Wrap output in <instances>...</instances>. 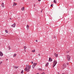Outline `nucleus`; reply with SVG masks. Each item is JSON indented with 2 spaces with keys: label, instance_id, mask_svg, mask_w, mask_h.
<instances>
[{
  "label": "nucleus",
  "instance_id": "obj_18",
  "mask_svg": "<svg viewBox=\"0 0 74 74\" xmlns=\"http://www.w3.org/2000/svg\"><path fill=\"white\" fill-rule=\"evenodd\" d=\"M26 27L27 28H29V26L28 25H27Z\"/></svg>",
  "mask_w": 74,
  "mask_h": 74
},
{
  "label": "nucleus",
  "instance_id": "obj_10",
  "mask_svg": "<svg viewBox=\"0 0 74 74\" xmlns=\"http://www.w3.org/2000/svg\"><path fill=\"white\" fill-rule=\"evenodd\" d=\"M54 55H55L56 57H58V54H56V53H54Z\"/></svg>",
  "mask_w": 74,
  "mask_h": 74
},
{
  "label": "nucleus",
  "instance_id": "obj_20",
  "mask_svg": "<svg viewBox=\"0 0 74 74\" xmlns=\"http://www.w3.org/2000/svg\"><path fill=\"white\" fill-rule=\"evenodd\" d=\"M63 66H64V67H66V64H63Z\"/></svg>",
  "mask_w": 74,
  "mask_h": 74
},
{
  "label": "nucleus",
  "instance_id": "obj_27",
  "mask_svg": "<svg viewBox=\"0 0 74 74\" xmlns=\"http://www.w3.org/2000/svg\"><path fill=\"white\" fill-rule=\"evenodd\" d=\"M31 63H32V64H33V61H32L31 62Z\"/></svg>",
  "mask_w": 74,
  "mask_h": 74
},
{
  "label": "nucleus",
  "instance_id": "obj_29",
  "mask_svg": "<svg viewBox=\"0 0 74 74\" xmlns=\"http://www.w3.org/2000/svg\"><path fill=\"white\" fill-rule=\"evenodd\" d=\"M38 56H40V54H38Z\"/></svg>",
  "mask_w": 74,
  "mask_h": 74
},
{
  "label": "nucleus",
  "instance_id": "obj_37",
  "mask_svg": "<svg viewBox=\"0 0 74 74\" xmlns=\"http://www.w3.org/2000/svg\"><path fill=\"white\" fill-rule=\"evenodd\" d=\"M14 0V1H15V0Z\"/></svg>",
  "mask_w": 74,
  "mask_h": 74
},
{
  "label": "nucleus",
  "instance_id": "obj_31",
  "mask_svg": "<svg viewBox=\"0 0 74 74\" xmlns=\"http://www.w3.org/2000/svg\"><path fill=\"white\" fill-rule=\"evenodd\" d=\"M6 61H7V60H8V59H6Z\"/></svg>",
  "mask_w": 74,
  "mask_h": 74
},
{
  "label": "nucleus",
  "instance_id": "obj_14",
  "mask_svg": "<svg viewBox=\"0 0 74 74\" xmlns=\"http://www.w3.org/2000/svg\"><path fill=\"white\" fill-rule=\"evenodd\" d=\"M35 51H36V50H33L32 51V52L33 53L35 52Z\"/></svg>",
  "mask_w": 74,
  "mask_h": 74
},
{
  "label": "nucleus",
  "instance_id": "obj_5",
  "mask_svg": "<svg viewBox=\"0 0 74 74\" xmlns=\"http://www.w3.org/2000/svg\"><path fill=\"white\" fill-rule=\"evenodd\" d=\"M0 56H3V54L1 51H0Z\"/></svg>",
  "mask_w": 74,
  "mask_h": 74
},
{
  "label": "nucleus",
  "instance_id": "obj_9",
  "mask_svg": "<svg viewBox=\"0 0 74 74\" xmlns=\"http://www.w3.org/2000/svg\"><path fill=\"white\" fill-rule=\"evenodd\" d=\"M17 5V4H16V3H15V2H14L13 4V7H14V6H15V5Z\"/></svg>",
  "mask_w": 74,
  "mask_h": 74
},
{
  "label": "nucleus",
  "instance_id": "obj_1",
  "mask_svg": "<svg viewBox=\"0 0 74 74\" xmlns=\"http://www.w3.org/2000/svg\"><path fill=\"white\" fill-rule=\"evenodd\" d=\"M31 68V66L29 65H26V67L25 68V71H26L27 72H29L30 70V69Z\"/></svg>",
  "mask_w": 74,
  "mask_h": 74
},
{
  "label": "nucleus",
  "instance_id": "obj_15",
  "mask_svg": "<svg viewBox=\"0 0 74 74\" xmlns=\"http://www.w3.org/2000/svg\"><path fill=\"white\" fill-rule=\"evenodd\" d=\"M5 33H8V30H5Z\"/></svg>",
  "mask_w": 74,
  "mask_h": 74
},
{
  "label": "nucleus",
  "instance_id": "obj_4",
  "mask_svg": "<svg viewBox=\"0 0 74 74\" xmlns=\"http://www.w3.org/2000/svg\"><path fill=\"white\" fill-rule=\"evenodd\" d=\"M66 58L69 61L70 60V56L69 55H67L66 56Z\"/></svg>",
  "mask_w": 74,
  "mask_h": 74
},
{
  "label": "nucleus",
  "instance_id": "obj_33",
  "mask_svg": "<svg viewBox=\"0 0 74 74\" xmlns=\"http://www.w3.org/2000/svg\"><path fill=\"white\" fill-rule=\"evenodd\" d=\"M58 74H60V73H59V72H58Z\"/></svg>",
  "mask_w": 74,
  "mask_h": 74
},
{
  "label": "nucleus",
  "instance_id": "obj_13",
  "mask_svg": "<svg viewBox=\"0 0 74 74\" xmlns=\"http://www.w3.org/2000/svg\"><path fill=\"white\" fill-rule=\"evenodd\" d=\"M16 56V53H15L14 55L13 56V57H15V56Z\"/></svg>",
  "mask_w": 74,
  "mask_h": 74
},
{
  "label": "nucleus",
  "instance_id": "obj_19",
  "mask_svg": "<svg viewBox=\"0 0 74 74\" xmlns=\"http://www.w3.org/2000/svg\"><path fill=\"white\" fill-rule=\"evenodd\" d=\"M23 73V70H22L21 72V74H22V73Z\"/></svg>",
  "mask_w": 74,
  "mask_h": 74
},
{
  "label": "nucleus",
  "instance_id": "obj_24",
  "mask_svg": "<svg viewBox=\"0 0 74 74\" xmlns=\"http://www.w3.org/2000/svg\"><path fill=\"white\" fill-rule=\"evenodd\" d=\"M51 7H52L53 6V4L51 5Z\"/></svg>",
  "mask_w": 74,
  "mask_h": 74
},
{
  "label": "nucleus",
  "instance_id": "obj_8",
  "mask_svg": "<svg viewBox=\"0 0 74 74\" xmlns=\"http://www.w3.org/2000/svg\"><path fill=\"white\" fill-rule=\"evenodd\" d=\"M1 6L3 8H4V3H3L1 4Z\"/></svg>",
  "mask_w": 74,
  "mask_h": 74
},
{
  "label": "nucleus",
  "instance_id": "obj_32",
  "mask_svg": "<svg viewBox=\"0 0 74 74\" xmlns=\"http://www.w3.org/2000/svg\"><path fill=\"white\" fill-rule=\"evenodd\" d=\"M66 64L67 65H68V64H69V63H67Z\"/></svg>",
  "mask_w": 74,
  "mask_h": 74
},
{
  "label": "nucleus",
  "instance_id": "obj_17",
  "mask_svg": "<svg viewBox=\"0 0 74 74\" xmlns=\"http://www.w3.org/2000/svg\"><path fill=\"white\" fill-rule=\"evenodd\" d=\"M27 48V47L26 46H25L24 47V49H26V48Z\"/></svg>",
  "mask_w": 74,
  "mask_h": 74
},
{
  "label": "nucleus",
  "instance_id": "obj_36",
  "mask_svg": "<svg viewBox=\"0 0 74 74\" xmlns=\"http://www.w3.org/2000/svg\"><path fill=\"white\" fill-rule=\"evenodd\" d=\"M10 19H11V18H10Z\"/></svg>",
  "mask_w": 74,
  "mask_h": 74
},
{
  "label": "nucleus",
  "instance_id": "obj_25",
  "mask_svg": "<svg viewBox=\"0 0 74 74\" xmlns=\"http://www.w3.org/2000/svg\"><path fill=\"white\" fill-rule=\"evenodd\" d=\"M24 51L25 52H26V49H24Z\"/></svg>",
  "mask_w": 74,
  "mask_h": 74
},
{
  "label": "nucleus",
  "instance_id": "obj_2",
  "mask_svg": "<svg viewBox=\"0 0 74 74\" xmlns=\"http://www.w3.org/2000/svg\"><path fill=\"white\" fill-rule=\"evenodd\" d=\"M56 64H57V61H56V60H55L53 62V67H55V66H56Z\"/></svg>",
  "mask_w": 74,
  "mask_h": 74
},
{
  "label": "nucleus",
  "instance_id": "obj_35",
  "mask_svg": "<svg viewBox=\"0 0 74 74\" xmlns=\"http://www.w3.org/2000/svg\"><path fill=\"white\" fill-rule=\"evenodd\" d=\"M1 43H0V45H1Z\"/></svg>",
  "mask_w": 74,
  "mask_h": 74
},
{
  "label": "nucleus",
  "instance_id": "obj_12",
  "mask_svg": "<svg viewBox=\"0 0 74 74\" xmlns=\"http://www.w3.org/2000/svg\"><path fill=\"white\" fill-rule=\"evenodd\" d=\"M49 64V63H48V62H47V64H46L45 66L46 67H47V66H48Z\"/></svg>",
  "mask_w": 74,
  "mask_h": 74
},
{
  "label": "nucleus",
  "instance_id": "obj_26",
  "mask_svg": "<svg viewBox=\"0 0 74 74\" xmlns=\"http://www.w3.org/2000/svg\"><path fill=\"white\" fill-rule=\"evenodd\" d=\"M36 42H38V40H36Z\"/></svg>",
  "mask_w": 74,
  "mask_h": 74
},
{
  "label": "nucleus",
  "instance_id": "obj_21",
  "mask_svg": "<svg viewBox=\"0 0 74 74\" xmlns=\"http://www.w3.org/2000/svg\"><path fill=\"white\" fill-rule=\"evenodd\" d=\"M2 63L3 62H1L0 63V65H1V64H2Z\"/></svg>",
  "mask_w": 74,
  "mask_h": 74
},
{
  "label": "nucleus",
  "instance_id": "obj_30",
  "mask_svg": "<svg viewBox=\"0 0 74 74\" xmlns=\"http://www.w3.org/2000/svg\"><path fill=\"white\" fill-rule=\"evenodd\" d=\"M43 10H41V13H42V11Z\"/></svg>",
  "mask_w": 74,
  "mask_h": 74
},
{
  "label": "nucleus",
  "instance_id": "obj_23",
  "mask_svg": "<svg viewBox=\"0 0 74 74\" xmlns=\"http://www.w3.org/2000/svg\"><path fill=\"white\" fill-rule=\"evenodd\" d=\"M66 52L67 53H69V51H66Z\"/></svg>",
  "mask_w": 74,
  "mask_h": 74
},
{
  "label": "nucleus",
  "instance_id": "obj_11",
  "mask_svg": "<svg viewBox=\"0 0 74 74\" xmlns=\"http://www.w3.org/2000/svg\"><path fill=\"white\" fill-rule=\"evenodd\" d=\"M22 11H24L25 10V7H23L21 9Z\"/></svg>",
  "mask_w": 74,
  "mask_h": 74
},
{
  "label": "nucleus",
  "instance_id": "obj_6",
  "mask_svg": "<svg viewBox=\"0 0 74 74\" xmlns=\"http://www.w3.org/2000/svg\"><path fill=\"white\" fill-rule=\"evenodd\" d=\"M15 26H16V24H14L13 25H11V27H15Z\"/></svg>",
  "mask_w": 74,
  "mask_h": 74
},
{
  "label": "nucleus",
  "instance_id": "obj_3",
  "mask_svg": "<svg viewBox=\"0 0 74 74\" xmlns=\"http://www.w3.org/2000/svg\"><path fill=\"white\" fill-rule=\"evenodd\" d=\"M37 64V63H34L32 65V67L33 68V69L35 67L36 65Z\"/></svg>",
  "mask_w": 74,
  "mask_h": 74
},
{
  "label": "nucleus",
  "instance_id": "obj_16",
  "mask_svg": "<svg viewBox=\"0 0 74 74\" xmlns=\"http://www.w3.org/2000/svg\"><path fill=\"white\" fill-rule=\"evenodd\" d=\"M53 2L54 3H56V0H54L53 1Z\"/></svg>",
  "mask_w": 74,
  "mask_h": 74
},
{
  "label": "nucleus",
  "instance_id": "obj_34",
  "mask_svg": "<svg viewBox=\"0 0 74 74\" xmlns=\"http://www.w3.org/2000/svg\"><path fill=\"white\" fill-rule=\"evenodd\" d=\"M56 37H55V36H54V38H55Z\"/></svg>",
  "mask_w": 74,
  "mask_h": 74
},
{
  "label": "nucleus",
  "instance_id": "obj_7",
  "mask_svg": "<svg viewBox=\"0 0 74 74\" xmlns=\"http://www.w3.org/2000/svg\"><path fill=\"white\" fill-rule=\"evenodd\" d=\"M49 62H52V59H51V58L49 57Z\"/></svg>",
  "mask_w": 74,
  "mask_h": 74
},
{
  "label": "nucleus",
  "instance_id": "obj_22",
  "mask_svg": "<svg viewBox=\"0 0 74 74\" xmlns=\"http://www.w3.org/2000/svg\"><path fill=\"white\" fill-rule=\"evenodd\" d=\"M17 68H18V66H16L15 67V69H17Z\"/></svg>",
  "mask_w": 74,
  "mask_h": 74
},
{
  "label": "nucleus",
  "instance_id": "obj_28",
  "mask_svg": "<svg viewBox=\"0 0 74 74\" xmlns=\"http://www.w3.org/2000/svg\"><path fill=\"white\" fill-rule=\"evenodd\" d=\"M41 0H38V1H41Z\"/></svg>",
  "mask_w": 74,
  "mask_h": 74
}]
</instances>
